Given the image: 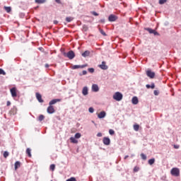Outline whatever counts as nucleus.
I'll list each match as a JSON object with an SVG mask.
<instances>
[{
	"label": "nucleus",
	"instance_id": "4",
	"mask_svg": "<svg viewBox=\"0 0 181 181\" xmlns=\"http://www.w3.org/2000/svg\"><path fill=\"white\" fill-rule=\"evenodd\" d=\"M146 76L149 78H155V72L152 71L151 69L146 71Z\"/></svg>",
	"mask_w": 181,
	"mask_h": 181
},
{
	"label": "nucleus",
	"instance_id": "15",
	"mask_svg": "<svg viewBox=\"0 0 181 181\" xmlns=\"http://www.w3.org/2000/svg\"><path fill=\"white\" fill-rule=\"evenodd\" d=\"M90 53L91 52L89 50H86L83 53H82L81 56L83 57H88V56H90Z\"/></svg>",
	"mask_w": 181,
	"mask_h": 181
},
{
	"label": "nucleus",
	"instance_id": "39",
	"mask_svg": "<svg viewBox=\"0 0 181 181\" xmlns=\"http://www.w3.org/2000/svg\"><path fill=\"white\" fill-rule=\"evenodd\" d=\"M139 167H134V172H139Z\"/></svg>",
	"mask_w": 181,
	"mask_h": 181
},
{
	"label": "nucleus",
	"instance_id": "40",
	"mask_svg": "<svg viewBox=\"0 0 181 181\" xmlns=\"http://www.w3.org/2000/svg\"><path fill=\"white\" fill-rule=\"evenodd\" d=\"M153 94L154 95H159V90H154Z\"/></svg>",
	"mask_w": 181,
	"mask_h": 181
},
{
	"label": "nucleus",
	"instance_id": "55",
	"mask_svg": "<svg viewBox=\"0 0 181 181\" xmlns=\"http://www.w3.org/2000/svg\"><path fill=\"white\" fill-rule=\"evenodd\" d=\"M55 1H59V0H55Z\"/></svg>",
	"mask_w": 181,
	"mask_h": 181
},
{
	"label": "nucleus",
	"instance_id": "30",
	"mask_svg": "<svg viewBox=\"0 0 181 181\" xmlns=\"http://www.w3.org/2000/svg\"><path fill=\"white\" fill-rule=\"evenodd\" d=\"M39 121H43L45 119V116L43 115H40L38 117Z\"/></svg>",
	"mask_w": 181,
	"mask_h": 181
},
{
	"label": "nucleus",
	"instance_id": "5",
	"mask_svg": "<svg viewBox=\"0 0 181 181\" xmlns=\"http://www.w3.org/2000/svg\"><path fill=\"white\" fill-rule=\"evenodd\" d=\"M117 19H118V17H117V16L114 14H111L110 16H109V18H108V20L110 22H115Z\"/></svg>",
	"mask_w": 181,
	"mask_h": 181
},
{
	"label": "nucleus",
	"instance_id": "48",
	"mask_svg": "<svg viewBox=\"0 0 181 181\" xmlns=\"http://www.w3.org/2000/svg\"><path fill=\"white\" fill-rule=\"evenodd\" d=\"M54 25H57V23H59V22L57 21H54Z\"/></svg>",
	"mask_w": 181,
	"mask_h": 181
},
{
	"label": "nucleus",
	"instance_id": "22",
	"mask_svg": "<svg viewBox=\"0 0 181 181\" xmlns=\"http://www.w3.org/2000/svg\"><path fill=\"white\" fill-rule=\"evenodd\" d=\"M146 88H152V89H153V88H155V83H151V85L147 84L146 86Z\"/></svg>",
	"mask_w": 181,
	"mask_h": 181
},
{
	"label": "nucleus",
	"instance_id": "19",
	"mask_svg": "<svg viewBox=\"0 0 181 181\" xmlns=\"http://www.w3.org/2000/svg\"><path fill=\"white\" fill-rule=\"evenodd\" d=\"M14 166H15V170H17L18 168H21V162L16 161L14 164Z\"/></svg>",
	"mask_w": 181,
	"mask_h": 181
},
{
	"label": "nucleus",
	"instance_id": "14",
	"mask_svg": "<svg viewBox=\"0 0 181 181\" xmlns=\"http://www.w3.org/2000/svg\"><path fill=\"white\" fill-rule=\"evenodd\" d=\"M82 94H83V95H88V88H87V86L83 87V88L82 90Z\"/></svg>",
	"mask_w": 181,
	"mask_h": 181
},
{
	"label": "nucleus",
	"instance_id": "46",
	"mask_svg": "<svg viewBox=\"0 0 181 181\" xmlns=\"http://www.w3.org/2000/svg\"><path fill=\"white\" fill-rule=\"evenodd\" d=\"M175 149H179L180 146L179 145H174Z\"/></svg>",
	"mask_w": 181,
	"mask_h": 181
},
{
	"label": "nucleus",
	"instance_id": "21",
	"mask_svg": "<svg viewBox=\"0 0 181 181\" xmlns=\"http://www.w3.org/2000/svg\"><path fill=\"white\" fill-rule=\"evenodd\" d=\"M4 8L6 12H7V13H9V12H11L12 11V8L11 7L4 6Z\"/></svg>",
	"mask_w": 181,
	"mask_h": 181
},
{
	"label": "nucleus",
	"instance_id": "29",
	"mask_svg": "<svg viewBox=\"0 0 181 181\" xmlns=\"http://www.w3.org/2000/svg\"><path fill=\"white\" fill-rule=\"evenodd\" d=\"M49 169L53 172L54 169H56V165L54 164H52L49 167Z\"/></svg>",
	"mask_w": 181,
	"mask_h": 181
},
{
	"label": "nucleus",
	"instance_id": "25",
	"mask_svg": "<svg viewBox=\"0 0 181 181\" xmlns=\"http://www.w3.org/2000/svg\"><path fill=\"white\" fill-rule=\"evenodd\" d=\"M148 163L150 165H153L155 163V158H151V159L148 160Z\"/></svg>",
	"mask_w": 181,
	"mask_h": 181
},
{
	"label": "nucleus",
	"instance_id": "43",
	"mask_svg": "<svg viewBox=\"0 0 181 181\" xmlns=\"http://www.w3.org/2000/svg\"><path fill=\"white\" fill-rule=\"evenodd\" d=\"M153 35H154L155 36H159V33H158V32H156V31L154 30Z\"/></svg>",
	"mask_w": 181,
	"mask_h": 181
},
{
	"label": "nucleus",
	"instance_id": "45",
	"mask_svg": "<svg viewBox=\"0 0 181 181\" xmlns=\"http://www.w3.org/2000/svg\"><path fill=\"white\" fill-rule=\"evenodd\" d=\"M82 74L83 76H86V74H87V71H83Z\"/></svg>",
	"mask_w": 181,
	"mask_h": 181
},
{
	"label": "nucleus",
	"instance_id": "8",
	"mask_svg": "<svg viewBox=\"0 0 181 181\" xmlns=\"http://www.w3.org/2000/svg\"><path fill=\"white\" fill-rule=\"evenodd\" d=\"M47 111L48 112V114H54V107L52 105H49L47 109Z\"/></svg>",
	"mask_w": 181,
	"mask_h": 181
},
{
	"label": "nucleus",
	"instance_id": "37",
	"mask_svg": "<svg viewBox=\"0 0 181 181\" xmlns=\"http://www.w3.org/2000/svg\"><path fill=\"white\" fill-rule=\"evenodd\" d=\"M88 71H89V73H93L94 72V68H89L88 69Z\"/></svg>",
	"mask_w": 181,
	"mask_h": 181
},
{
	"label": "nucleus",
	"instance_id": "27",
	"mask_svg": "<svg viewBox=\"0 0 181 181\" xmlns=\"http://www.w3.org/2000/svg\"><path fill=\"white\" fill-rule=\"evenodd\" d=\"M80 138H81V134H80V133H76V134H75V139H80Z\"/></svg>",
	"mask_w": 181,
	"mask_h": 181
},
{
	"label": "nucleus",
	"instance_id": "1",
	"mask_svg": "<svg viewBox=\"0 0 181 181\" xmlns=\"http://www.w3.org/2000/svg\"><path fill=\"white\" fill-rule=\"evenodd\" d=\"M64 56L65 57H68L69 60H73V58L76 57V54H74V52L73 50L69 51L67 53L64 52Z\"/></svg>",
	"mask_w": 181,
	"mask_h": 181
},
{
	"label": "nucleus",
	"instance_id": "31",
	"mask_svg": "<svg viewBox=\"0 0 181 181\" xmlns=\"http://www.w3.org/2000/svg\"><path fill=\"white\" fill-rule=\"evenodd\" d=\"M146 30H148L150 33H154L155 30H152L151 28H146Z\"/></svg>",
	"mask_w": 181,
	"mask_h": 181
},
{
	"label": "nucleus",
	"instance_id": "28",
	"mask_svg": "<svg viewBox=\"0 0 181 181\" xmlns=\"http://www.w3.org/2000/svg\"><path fill=\"white\" fill-rule=\"evenodd\" d=\"M8 156H9V153L8 151H4V158H5V159H6V158H8Z\"/></svg>",
	"mask_w": 181,
	"mask_h": 181
},
{
	"label": "nucleus",
	"instance_id": "20",
	"mask_svg": "<svg viewBox=\"0 0 181 181\" xmlns=\"http://www.w3.org/2000/svg\"><path fill=\"white\" fill-rule=\"evenodd\" d=\"M70 141L72 144H78V141L76 139V137H71Z\"/></svg>",
	"mask_w": 181,
	"mask_h": 181
},
{
	"label": "nucleus",
	"instance_id": "26",
	"mask_svg": "<svg viewBox=\"0 0 181 181\" xmlns=\"http://www.w3.org/2000/svg\"><path fill=\"white\" fill-rule=\"evenodd\" d=\"M74 18H72V17H66V22H71L73 20H74Z\"/></svg>",
	"mask_w": 181,
	"mask_h": 181
},
{
	"label": "nucleus",
	"instance_id": "16",
	"mask_svg": "<svg viewBox=\"0 0 181 181\" xmlns=\"http://www.w3.org/2000/svg\"><path fill=\"white\" fill-rule=\"evenodd\" d=\"M105 115H107V113H105L104 111H102L98 115V118L101 119L105 118Z\"/></svg>",
	"mask_w": 181,
	"mask_h": 181
},
{
	"label": "nucleus",
	"instance_id": "36",
	"mask_svg": "<svg viewBox=\"0 0 181 181\" xmlns=\"http://www.w3.org/2000/svg\"><path fill=\"white\" fill-rule=\"evenodd\" d=\"M35 3L39 5L40 4H45V1H35Z\"/></svg>",
	"mask_w": 181,
	"mask_h": 181
},
{
	"label": "nucleus",
	"instance_id": "41",
	"mask_svg": "<svg viewBox=\"0 0 181 181\" xmlns=\"http://www.w3.org/2000/svg\"><path fill=\"white\" fill-rule=\"evenodd\" d=\"M165 2H166V1H158V4H159L160 5H163V4H165Z\"/></svg>",
	"mask_w": 181,
	"mask_h": 181
},
{
	"label": "nucleus",
	"instance_id": "3",
	"mask_svg": "<svg viewBox=\"0 0 181 181\" xmlns=\"http://www.w3.org/2000/svg\"><path fill=\"white\" fill-rule=\"evenodd\" d=\"M113 99L115 100L116 101H121V100H122V93L119 92H116L113 95Z\"/></svg>",
	"mask_w": 181,
	"mask_h": 181
},
{
	"label": "nucleus",
	"instance_id": "17",
	"mask_svg": "<svg viewBox=\"0 0 181 181\" xmlns=\"http://www.w3.org/2000/svg\"><path fill=\"white\" fill-rule=\"evenodd\" d=\"M132 104H134V105H136V104H138L139 100H138V98L134 96L133 97L132 100Z\"/></svg>",
	"mask_w": 181,
	"mask_h": 181
},
{
	"label": "nucleus",
	"instance_id": "44",
	"mask_svg": "<svg viewBox=\"0 0 181 181\" xmlns=\"http://www.w3.org/2000/svg\"><path fill=\"white\" fill-rule=\"evenodd\" d=\"M97 136L101 137V136H103V134L101 132H99L97 134Z\"/></svg>",
	"mask_w": 181,
	"mask_h": 181
},
{
	"label": "nucleus",
	"instance_id": "23",
	"mask_svg": "<svg viewBox=\"0 0 181 181\" xmlns=\"http://www.w3.org/2000/svg\"><path fill=\"white\" fill-rule=\"evenodd\" d=\"M133 128L136 132L139 131V124H134Z\"/></svg>",
	"mask_w": 181,
	"mask_h": 181
},
{
	"label": "nucleus",
	"instance_id": "34",
	"mask_svg": "<svg viewBox=\"0 0 181 181\" xmlns=\"http://www.w3.org/2000/svg\"><path fill=\"white\" fill-rule=\"evenodd\" d=\"M0 74H3V76H5V74H6V73H5V71H4V69H0Z\"/></svg>",
	"mask_w": 181,
	"mask_h": 181
},
{
	"label": "nucleus",
	"instance_id": "53",
	"mask_svg": "<svg viewBox=\"0 0 181 181\" xmlns=\"http://www.w3.org/2000/svg\"><path fill=\"white\" fill-rule=\"evenodd\" d=\"M35 1H45V0H35Z\"/></svg>",
	"mask_w": 181,
	"mask_h": 181
},
{
	"label": "nucleus",
	"instance_id": "32",
	"mask_svg": "<svg viewBox=\"0 0 181 181\" xmlns=\"http://www.w3.org/2000/svg\"><path fill=\"white\" fill-rule=\"evenodd\" d=\"M141 158L144 160H146V156L144 153L141 154Z\"/></svg>",
	"mask_w": 181,
	"mask_h": 181
},
{
	"label": "nucleus",
	"instance_id": "24",
	"mask_svg": "<svg viewBox=\"0 0 181 181\" xmlns=\"http://www.w3.org/2000/svg\"><path fill=\"white\" fill-rule=\"evenodd\" d=\"M99 31L101 33V35H103V36H107V34L105 33V32H104V30L99 28Z\"/></svg>",
	"mask_w": 181,
	"mask_h": 181
},
{
	"label": "nucleus",
	"instance_id": "51",
	"mask_svg": "<svg viewBox=\"0 0 181 181\" xmlns=\"http://www.w3.org/2000/svg\"><path fill=\"white\" fill-rule=\"evenodd\" d=\"M100 22H102V23H104L105 21L104 20H101Z\"/></svg>",
	"mask_w": 181,
	"mask_h": 181
},
{
	"label": "nucleus",
	"instance_id": "11",
	"mask_svg": "<svg viewBox=\"0 0 181 181\" xmlns=\"http://www.w3.org/2000/svg\"><path fill=\"white\" fill-rule=\"evenodd\" d=\"M60 101H62V99H53L49 102V105H53L56 104V103H60Z\"/></svg>",
	"mask_w": 181,
	"mask_h": 181
},
{
	"label": "nucleus",
	"instance_id": "52",
	"mask_svg": "<svg viewBox=\"0 0 181 181\" xmlns=\"http://www.w3.org/2000/svg\"><path fill=\"white\" fill-rule=\"evenodd\" d=\"M57 2L58 4H60V1H57Z\"/></svg>",
	"mask_w": 181,
	"mask_h": 181
},
{
	"label": "nucleus",
	"instance_id": "18",
	"mask_svg": "<svg viewBox=\"0 0 181 181\" xmlns=\"http://www.w3.org/2000/svg\"><path fill=\"white\" fill-rule=\"evenodd\" d=\"M31 152H32V150H31L30 148H28L26 149V153H27L28 158H32V153H31Z\"/></svg>",
	"mask_w": 181,
	"mask_h": 181
},
{
	"label": "nucleus",
	"instance_id": "33",
	"mask_svg": "<svg viewBox=\"0 0 181 181\" xmlns=\"http://www.w3.org/2000/svg\"><path fill=\"white\" fill-rule=\"evenodd\" d=\"M66 181H77V180H76V177H71V178L66 180Z\"/></svg>",
	"mask_w": 181,
	"mask_h": 181
},
{
	"label": "nucleus",
	"instance_id": "13",
	"mask_svg": "<svg viewBox=\"0 0 181 181\" xmlns=\"http://www.w3.org/2000/svg\"><path fill=\"white\" fill-rule=\"evenodd\" d=\"M10 91L12 97H17L16 88H12Z\"/></svg>",
	"mask_w": 181,
	"mask_h": 181
},
{
	"label": "nucleus",
	"instance_id": "10",
	"mask_svg": "<svg viewBox=\"0 0 181 181\" xmlns=\"http://www.w3.org/2000/svg\"><path fill=\"white\" fill-rule=\"evenodd\" d=\"M100 69L102 70H107L108 66L105 64V62H103L100 65H99Z\"/></svg>",
	"mask_w": 181,
	"mask_h": 181
},
{
	"label": "nucleus",
	"instance_id": "35",
	"mask_svg": "<svg viewBox=\"0 0 181 181\" xmlns=\"http://www.w3.org/2000/svg\"><path fill=\"white\" fill-rule=\"evenodd\" d=\"M109 134L110 135H114V134H115V132L113 129H110L109 130Z\"/></svg>",
	"mask_w": 181,
	"mask_h": 181
},
{
	"label": "nucleus",
	"instance_id": "42",
	"mask_svg": "<svg viewBox=\"0 0 181 181\" xmlns=\"http://www.w3.org/2000/svg\"><path fill=\"white\" fill-rule=\"evenodd\" d=\"M92 15H94V16H98V13H97L95 11H93Z\"/></svg>",
	"mask_w": 181,
	"mask_h": 181
},
{
	"label": "nucleus",
	"instance_id": "49",
	"mask_svg": "<svg viewBox=\"0 0 181 181\" xmlns=\"http://www.w3.org/2000/svg\"><path fill=\"white\" fill-rule=\"evenodd\" d=\"M45 67L47 69L49 67V64H46Z\"/></svg>",
	"mask_w": 181,
	"mask_h": 181
},
{
	"label": "nucleus",
	"instance_id": "54",
	"mask_svg": "<svg viewBox=\"0 0 181 181\" xmlns=\"http://www.w3.org/2000/svg\"><path fill=\"white\" fill-rule=\"evenodd\" d=\"M160 1H166V0H160Z\"/></svg>",
	"mask_w": 181,
	"mask_h": 181
},
{
	"label": "nucleus",
	"instance_id": "12",
	"mask_svg": "<svg viewBox=\"0 0 181 181\" xmlns=\"http://www.w3.org/2000/svg\"><path fill=\"white\" fill-rule=\"evenodd\" d=\"M100 88H98V85L97 84H93L92 86V91H94L95 93H97L98 91H99Z\"/></svg>",
	"mask_w": 181,
	"mask_h": 181
},
{
	"label": "nucleus",
	"instance_id": "50",
	"mask_svg": "<svg viewBox=\"0 0 181 181\" xmlns=\"http://www.w3.org/2000/svg\"><path fill=\"white\" fill-rule=\"evenodd\" d=\"M129 156H126L125 157H124V159H127V158H129Z\"/></svg>",
	"mask_w": 181,
	"mask_h": 181
},
{
	"label": "nucleus",
	"instance_id": "7",
	"mask_svg": "<svg viewBox=\"0 0 181 181\" xmlns=\"http://www.w3.org/2000/svg\"><path fill=\"white\" fill-rule=\"evenodd\" d=\"M103 142L104 145L108 146V145H110V144H111V140L108 137H104L103 139Z\"/></svg>",
	"mask_w": 181,
	"mask_h": 181
},
{
	"label": "nucleus",
	"instance_id": "2",
	"mask_svg": "<svg viewBox=\"0 0 181 181\" xmlns=\"http://www.w3.org/2000/svg\"><path fill=\"white\" fill-rule=\"evenodd\" d=\"M170 173L172 176H175L176 177L180 176V170L177 168H172Z\"/></svg>",
	"mask_w": 181,
	"mask_h": 181
},
{
	"label": "nucleus",
	"instance_id": "9",
	"mask_svg": "<svg viewBox=\"0 0 181 181\" xmlns=\"http://www.w3.org/2000/svg\"><path fill=\"white\" fill-rule=\"evenodd\" d=\"M35 95H36V98H37V100L39 103H43L44 102L43 99H42V95H40V93H36Z\"/></svg>",
	"mask_w": 181,
	"mask_h": 181
},
{
	"label": "nucleus",
	"instance_id": "38",
	"mask_svg": "<svg viewBox=\"0 0 181 181\" xmlns=\"http://www.w3.org/2000/svg\"><path fill=\"white\" fill-rule=\"evenodd\" d=\"M88 111H89V112H90L91 114H93V112H94V108H93V107H89Z\"/></svg>",
	"mask_w": 181,
	"mask_h": 181
},
{
	"label": "nucleus",
	"instance_id": "6",
	"mask_svg": "<svg viewBox=\"0 0 181 181\" xmlns=\"http://www.w3.org/2000/svg\"><path fill=\"white\" fill-rule=\"evenodd\" d=\"M87 66H88V64H86L83 65H74L72 66V69L74 70H76V69H84V67H87Z\"/></svg>",
	"mask_w": 181,
	"mask_h": 181
},
{
	"label": "nucleus",
	"instance_id": "47",
	"mask_svg": "<svg viewBox=\"0 0 181 181\" xmlns=\"http://www.w3.org/2000/svg\"><path fill=\"white\" fill-rule=\"evenodd\" d=\"M9 105H11V102L10 101H7V107H9Z\"/></svg>",
	"mask_w": 181,
	"mask_h": 181
}]
</instances>
